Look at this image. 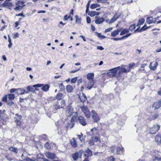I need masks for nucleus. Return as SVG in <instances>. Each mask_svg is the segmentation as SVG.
<instances>
[{"label": "nucleus", "instance_id": "14", "mask_svg": "<svg viewBox=\"0 0 161 161\" xmlns=\"http://www.w3.org/2000/svg\"><path fill=\"white\" fill-rule=\"evenodd\" d=\"M120 69V67L118 66V67L113 68L109 70L111 73H112L113 75L114 76L116 75L117 71L118 70H119Z\"/></svg>", "mask_w": 161, "mask_h": 161}, {"label": "nucleus", "instance_id": "16", "mask_svg": "<svg viewBox=\"0 0 161 161\" xmlns=\"http://www.w3.org/2000/svg\"><path fill=\"white\" fill-rule=\"evenodd\" d=\"M94 76V75L93 73H89L87 75V78L88 80V81H90V80H94L93 79Z\"/></svg>", "mask_w": 161, "mask_h": 161}, {"label": "nucleus", "instance_id": "40", "mask_svg": "<svg viewBox=\"0 0 161 161\" xmlns=\"http://www.w3.org/2000/svg\"><path fill=\"white\" fill-rule=\"evenodd\" d=\"M45 147L47 149H48L51 148V146L50 144L48 142H47L45 144Z\"/></svg>", "mask_w": 161, "mask_h": 161}, {"label": "nucleus", "instance_id": "18", "mask_svg": "<svg viewBox=\"0 0 161 161\" xmlns=\"http://www.w3.org/2000/svg\"><path fill=\"white\" fill-rule=\"evenodd\" d=\"M70 142L71 145L74 147H77V143L76 140L75 139L72 138L70 140Z\"/></svg>", "mask_w": 161, "mask_h": 161}, {"label": "nucleus", "instance_id": "41", "mask_svg": "<svg viewBox=\"0 0 161 161\" xmlns=\"http://www.w3.org/2000/svg\"><path fill=\"white\" fill-rule=\"evenodd\" d=\"M120 15H121L120 14H118V13H116L114 14L113 17L114 19H116V20L117 19H118L119 18V17L120 16Z\"/></svg>", "mask_w": 161, "mask_h": 161}, {"label": "nucleus", "instance_id": "34", "mask_svg": "<svg viewBox=\"0 0 161 161\" xmlns=\"http://www.w3.org/2000/svg\"><path fill=\"white\" fill-rule=\"evenodd\" d=\"M61 108H64L65 107V102L64 100H62L61 102Z\"/></svg>", "mask_w": 161, "mask_h": 161}, {"label": "nucleus", "instance_id": "1", "mask_svg": "<svg viewBox=\"0 0 161 161\" xmlns=\"http://www.w3.org/2000/svg\"><path fill=\"white\" fill-rule=\"evenodd\" d=\"M33 87H42L41 88L42 90L44 91L47 92L49 89L50 88V86L48 84H46L44 85L43 84H38L36 85H33Z\"/></svg>", "mask_w": 161, "mask_h": 161}, {"label": "nucleus", "instance_id": "5", "mask_svg": "<svg viewBox=\"0 0 161 161\" xmlns=\"http://www.w3.org/2000/svg\"><path fill=\"white\" fill-rule=\"evenodd\" d=\"M73 111L74 108L72 106V103H71L67 107L66 111L67 116L69 117L71 116L72 115V114H73Z\"/></svg>", "mask_w": 161, "mask_h": 161}, {"label": "nucleus", "instance_id": "3", "mask_svg": "<svg viewBox=\"0 0 161 161\" xmlns=\"http://www.w3.org/2000/svg\"><path fill=\"white\" fill-rule=\"evenodd\" d=\"M160 126L157 125H154L153 126L150 128L149 129V133L151 134H155L160 129Z\"/></svg>", "mask_w": 161, "mask_h": 161}, {"label": "nucleus", "instance_id": "36", "mask_svg": "<svg viewBox=\"0 0 161 161\" xmlns=\"http://www.w3.org/2000/svg\"><path fill=\"white\" fill-rule=\"evenodd\" d=\"M136 28V25L135 24H133L132 25H131L129 27V30H130V31H133V30H134Z\"/></svg>", "mask_w": 161, "mask_h": 161}, {"label": "nucleus", "instance_id": "61", "mask_svg": "<svg viewBox=\"0 0 161 161\" xmlns=\"http://www.w3.org/2000/svg\"><path fill=\"white\" fill-rule=\"evenodd\" d=\"M107 75L109 76V77H112L113 76H114V75H113L112 73H111V72H109V73H107Z\"/></svg>", "mask_w": 161, "mask_h": 161}, {"label": "nucleus", "instance_id": "27", "mask_svg": "<svg viewBox=\"0 0 161 161\" xmlns=\"http://www.w3.org/2000/svg\"><path fill=\"white\" fill-rule=\"evenodd\" d=\"M124 151V148L123 147H118L117 148H116V153L117 154H120V152L122 151L123 152Z\"/></svg>", "mask_w": 161, "mask_h": 161}, {"label": "nucleus", "instance_id": "19", "mask_svg": "<svg viewBox=\"0 0 161 161\" xmlns=\"http://www.w3.org/2000/svg\"><path fill=\"white\" fill-rule=\"evenodd\" d=\"M80 102L84 103L87 100V98L86 96L84 94L82 93V96H79Z\"/></svg>", "mask_w": 161, "mask_h": 161}, {"label": "nucleus", "instance_id": "46", "mask_svg": "<svg viewBox=\"0 0 161 161\" xmlns=\"http://www.w3.org/2000/svg\"><path fill=\"white\" fill-rule=\"evenodd\" d=\"M93 140L94 141L97 142L99 141L100 139L97 136H95L93 138Z\"/></svg>", "mask_w": 161, "mask_h": 161}, {"label": "nucleus", "instance_id": "8", "mask_svg": "<svg viewBox=\"0 0 161 161\" xmlns=\"http://www.w3.org/2000/svg\"><path fill=\"white\" fill-rule=\"evenodd\" d=\"M44 154L47 158L50 159H54L56 157L55 153H52L50 152H46Z\"/></svg>", "mask_w": 161, "mask_h": 161}, {"label": "nucleus", "instance_id": "63", "mask_svg": "<svg viewBox=\"0 0 161 161\" xmlns=\"http://www.w3.org/2000/svg\"><path fill=\"white\" fill-rule=\"evenodd\" d=\"M16 91H17V89L12 88L10 89V92L11 93H13L14 92Z\"/></svg>", "mask_w": 161, "mask_h": 161}, {"label": "nucleus", "instance_id": "11", "mask_svg": "<svg viewBox=\"0 0 161 161\" xmlns=\"http://www.w3.org/2000/svg\"><path fill=\"white\" fill-rule=\"evenodd\" d=\"M96 19L95 20V23L97 24H100L103 22L105 19L103 18H100V17H96Z\"/></svg>", "mask_w": 161, "mask_h": 161}, {"label": "nucleus", "instance_id": "43", "mask_svg": "<svg viewBox=\"0 0 161 161\" xmlns=\"http://www.w3.org/2000/svg\"><path fill=\"white\" fill-rule=\"evenodd\" d=\"M116 148V147L115 145L112 146L111 147H110V149L111 152L114 153V152Z\"/></svg>", "mask_w": 161, "mask_h": 161}, {"label": "nucleus", "instance_id": "4", "mask_svg": "<svg viewBox=\"0 0 161 161\" xmlns=\"http://www.w3.org/2000/svg\"><path fill=\"white\" fill-rule=\"evenodd\" d=\"M80 108L82 111L85 114L86 117L87 118H90L91 116L90 113L87 107L86 106H82Z\"/></svg>", "mask_w": 161, "mask_h": 161}, {"label": "nucleus", "instance_id": "21", "mask_svg": "<svg viewBox=\"0 0 161 161\" xmlns=\"http://www.w3.org/2000/svg\"><path fill=\"white\" fill-rule=\"evenodd\" d=\"M91 131L93 136L97 135L98 134V130L96 127L92 129Z\"/></svg>", "mask_w": 161, "mask_h": 161}, {"label": "nucleus", "instance_id": "20", "mask_svg": "<svg viewBox=\"0 0 161 161\" xmlns=\"http://www.w3.org/2000/svg\"><path fill=\"white\" fill-rule=\"evenodd\" d=\"M99 14V13L95 11H92L89 12L88 15L91 17H93L95 15H98Z\"/></svg>", "mask_w": 161, "mask_h": 161}, {"label": "nucleus", "instance_id": "60", "mask_svg": "<svg viewBox=\"0 0 161 161\" xmlns=\"http://www.w3.org/2000/svg\"><path fill=\"white\" fill-rule=\"evenodd\" d=\"M113 29V28L112 27H111V28H108L106 30H105V33H106V32H109V31H111Z\"/></svg>", "mask_w": 161, "mask_h": 161}, {"label": "nucleus", "instance_id": "39", "mask_svg": "<svg viewBox=\"0 0 161 161\" xmlns=\"http://www.w3.org/2000/svg\"><path fill=\"white\" fill-rule=\"evenodd\" d=\"M131 35V33H128L126 35H125L121 38V40L122 39H125L128 37H129Z\"/></svg>", "mask_w": 161, "mask_h": 161}, {"label": "nucleus", "instance_id": "6", "mask_svg": "<svg viewBox=\"0 0 161 161\" xmlns=\"http://www.w3.org/2000/svg\"><path fill=\"white\" fill-rule=\"evenodd\" d=\"M92 118L94 122L97 123L100 120V118L96 112L93 110L92 111Z\"/></svg>", "mask_w": 161, "mask_h": 161}, {"label": "nucleus", "instance_id": "44", "mask_svg": "<svg viewBox=\"0 0 161 161\" xmlns=\"http://www.w3.org/2000/svg\"><path fill=\"white\" fill-rule=\"evenodd\" d=\"M59 87L60 89L61 90V91L64 90V89H65V87L63 85V83H62L61 84H59Z\"/></svg>", "mask_w": 161, "mask_h": 161}, {"label": "nucleus", "instance_id": "29", "mask_svg": "<svg viewBox=\"0 0 161 161\" xmlns=\"http://www.w3.org/2000/svg\"><path fill=\"white\" fill-rule=\"evenodd\" d=\"M153 18L152 17H148L146 19V22L148 24H150L153 23Z\"/></svg>", "mask_w": 161, "mask_h": 161}, {"label": "nucleus", "instance_id": "22", "mask_svg": "<svg viewBox=\"0 0 161 161\" xmlns=\"http://www.w3.org/2000/svg\"><path fill=\"white\" fill-rule=\"evenodd\" d=\"M66 89L67 92L69 93L71 92L73 89V86L71 85H68L67 86Z\"/></svg>", "mask_w": 161, "mask_h": 161}, {"label": "nucleus", "instance_id": "48", "mask_svg": "<svg viewBox=\"0 0 161 161\" xmlns=\"http://www.w3.org/2000/svg\"><path fill=\"white\" fill-rule=\"evenodd\" d=\"M7 95H5L4 96L2 99V100L4 102H6L7 101Z\"/></svg>", "mask_w": 161, "mask_h": 161}, {"label": "nucleus", "instance_id": "55", "mask_svg": "<svg viewBox=\"0 0 161 161\" xmlns=\"http://www.w3.org/2000/svg\"><path fill=\"white\" fill-rule=\"evenodd\" d=\"M122 31L124 32V34L127 33L129 32V29H124Z\"/></svg>", "mask_w": 161, "mask_h": 161}, {"label": "nucleus", "instance_id": "64", "mask_svg": "<svg viewBox=\"0 0 161 161\" xmlns=\"http://www.w3.org/2000/svg\"><path fill=\"white\" fill-rule=\"evenodd\" d=\"M16 16H22L23 17H25V15L23 14L22 12L21 13L19 14H16Z\"/></svg>", "mask_w": 161, "mask_h": 161}, {"label": "nucleus", "instance_id": "58", "mask_svg": "<svg viewBox=\"0 0 161 161\" xmlns=\"http://www.w3.org/2000/svg\"><path fill=\"white\" fill-rule=\"evenodd\" d=\"M73 115V117H75V118L78 115V113L77 112H74L73 111V114H72V115Z\"/></svg>", "mask_w": 161, "mask_h": 161}, {"label": "nucleus", "instance_id": "38", "mask_svg": "<svg viewBox=\"0 0 161 161\" xmlns=\"http://www.w3.org/2000/svg\"><path fill=\"white\" fill-rule=\"evenodd\" d=\"M25 153L27 154V153L26 152H24V153L23 154H22V155L21 156V158L22 159L26 161V158H28V157H26L25 156Z\"/></svg>", "mask_w": 161, "mask_h": 161}, {"label": "nucleus", "instance_id": "26", "mask_svg": "<svg viewBox=\"0 0 161 161\" xmlns=\"http://www.w3.org/2000/svg\"><path fill=\"white\" fill-rule=\"evenodd\" d=\"M9 150L15 153H17L18 152V150L16 148L13 147L12 146L9 147Z\"/></svg>", "mask_w": 161, "mask_h": 161}, {"label": "nucleus", "instance_id": "30", "mask_svg": "<svg viewBox=\"0 0 161 161\" xmlns=\"http://www.w3.org/2000/svg\"><path fill=\"white\" fill-rule=\"evenodd\" d=\"M75 17L76 18V23L78 24H80L81 20V18H79L78 16L77 15H76L75 16Z\"/></svg>", "mask_w": 161, "mask_h": 161}, {"label": "nucleus", "instance_id": "47", "mask_svg": "<svg viewBox=\"0 0 161 161\" xmlns=\"http://www.w3.org/2000/svg\"><path fill=\"white\" fill-rule=\"evenodd\" d=\"M116 20V19H114V17H113L108 22V24H110L112 23H113Z\"/></svg>", "mask_w": 161, "mask_h": 161}, {"label": "nucleus", "instance_id": "62", "mask_svg": "<svg viewBox=\"0 0 161 161\" xmlns=\"http://www.w3.org/2000/svg\"><path fill=\"white\" fill-rule=\"evenodd\" d=\"M97 49L101 50H103L104 49V48L102 46H98L97 47Z\"/></svg>", "mask_w": 161, "mask_h": 161}, {"label": "nucleus", "instance_id": "28", "mask_svg": "<svg viewBox=\"0 0 161 161\" xmlns=\"http://www.w3.org/2000/svg\"><path fill=\"white\" fill-rule=\"evenodd\" d=\"M63 94L61 93H58L56 97V99H57L58 100H60L62 98V97L63 96Z\"/></svg>", "mask_w": 161, "mask_h": 161}, {"label": "nucleus", "instance_id": "12", "mask_svg": "<svg viewBox=\"0 0 161 161\" xmlns=\"http://www.w3.org/2000/svg\"><path fill=\"white\" fill-rule=\"evenodd\" d=\"M158 64V63L156 62H151L150 63L149 68L151 69L154 70L156 69Z\"/></svg>", "mask_w": 161, "mask_h": 161}, {"label": "nucleus", "instance_id": "53", "mask_svg": "<svg viewBox=\"0 0 161 161\" xmlns=\"http://www.w3.org/2000/svg\"><path fill=\"white\" fill-rule=\"evenodd\" d=\"M96 4H92L91 5L90 8L92 9H94L97 7Z\"/></svg>", "mask_w": 161, "mask_h": 161}, {"label": "nucleus", "instance_id": "17", "mask_svg": "<svg viewBox=\"0 0 161 161\" xmlns=\"http://www.w3.org/2000/svg\"><path fill=\"white\" fill-rule=\"evenodd\" d=\"M25 92V90L22 88L17 89V92L18 95L24 94Z\"/></svg>", "mask_w": 161, "mask_h": 161}, {"label": "nucleus", "instance_id": "15", "mask_svg": "<svg viewBox=\"0 0 161 161\" xmlns=\"http://www.w3.org/2000/svg\"><path fill=\"white\" fill-rule=\"evenodd\" d=\"M94 84V80H91L88 81V84L86 88L89 90H90L93 87Z\"/></svg>", "mask_w": 161, "mask_h": 161}, {"label": "nucleus", "instance_id": "23", "mask_svg": "<svg viewBox=\"0 0 161 161\" xmlns=\"http://www.w3.org/2000/svg\"><path fill=\"white\" fill-rule=\"evenodd\" d=\"M155 141L159 143H161V135L159 134L157 135L156 136L155 138Z\"/></svg>", "mask_w": 161, "mask_h": 161}, {"label": "nucleus", "instance_id": "13", "mask_svg": "<svg viewBox=\"0 0 161 161\" xmlns=\"http://www.w3.org/2000/svg\"><path fill=\"white\" fill-rule=\"evenodd\" d=\"M76 119V118H75V117H73L71 118V121L70 122V124L71 125V126H69V125H68V126H67V128H69L70 129L72 128L74 125L75 121Z\"/></svg>", "mask_w": 161, "mask_h": 161}, {"label": "nucleus", "instance_id": "25", "mask_svg": "<svg viewBox=\"0 0 161 161\" xmlns=\"http://www.w3.org/2000/svg\"><path fill=\"white\" fill-rule=\"evenodd\" d=\"M153 106L155 109H157L159 108L161 106V105L158 102L154 103Z\"/></svg>", "mask_w": 161, "mask_h": 161}, {"label": "nucleus", "instance_id": "42", "mask_svg": "<svg viewBox=\"0 0 161 161\" xmlns=\"http://www.w3.org/2000/svg\"><path fill=\"white\" fill-rule=\"evenodd\" d=\"M27 89L28 90H29V91H31V92H34L35 91V90H34L32 86H28L27 87Z\"/></svg>", "mask_w": 161, "mask_h": 161}, {"label": "nucleus", "instance_id": "57", "mask_svg": "<svg viewBox=\"0 0 161 161\" xmlns=\"http://www.w3.org/2000/svg\"><path fill=\"white\" fill-rule=\"evenodd\" d=\"M86 21L87 23L89 24L91 23V19L89 17H86Z\"/></svg>", "mask_w": 161, "mask_h": 161}, {"label": "nucleus", "instance_id": "45", "mask_svg": "<svg viewBox=\"0 0 161 161\" xmlns=\"http://www.w3.org/2000/svg\"><path fill=\"white\" fill-rule=\"evenodd\" d=\"M95 33L97 34V36L99 38H102L103 39H104L106 38V37L105 36L102 35L101 33H99L97 32H95Z\"/></svg>", "mask_w": 161, "mask_h": 161}, {"label": "nucleus", "instance_id": "56", "mask_svg": "<svg viewBox=\"0 0 161 161\" xmlns=\"http://www.w3.org/2000/svg\"><path fill=\"white\" fill-rule=\"evenodd\" d=\"M70 18V16H68L67 15H66L64 16V18L63 19L64 20H68Z\"/></svg>", "mask_w": 161, "mask_h": 161}, {"label": "nucleus", "instance_id": "33", "mask_svg": "<svg viewBox=\"0 0 161 161\" xmlns=\"http://www.w3.org/2000/svg\"><path fill=\"white\" fill-rule=\"evenodd\" d=\"M119 30L115 31L112 32L111 36H115L119 34Z\"/></svg>", "mask_w": 161, "mask_h": 161}, {"label": "nucleus", "instance_id": "10", "mask_svg": "<svg viewBox=\"0 0 161 161\" xmlns=\"http://www.w3.org/2000/svg\"><path fill=\"white\" fill-rule=\"evenodd\" d=\"M78 120L79 123L82 125L85 126L86 124L85 119L82 116H79L78 118Z\"/></svg>", "mask_w": 161, "mask_h": 161}, {"label": "nucleus", "instance_id": "9", "mask_svg": "<svg viewBox=\"0 0 161 161\" xmlns=\"http://www.w3.org/2000/svg\"><path fill=\"white\" fill-rule=\"evenodd\" d=\"M3 7H6L10 10H12L11 8L13 6V4L11 3H9L7 1H5L2 4Z\"/></svg>", "mask_w": 161, "mask_h": 161}, {"label": "nucleus", "instance_id": "52", "mask_svg": "<svg viewBox=\"0 0 161 161\" xmlns=\"http://www.w3.org/2000/svg\"><path fill=\"white\" fill-rule=\"evenodd\" d=\"M93 136H92V140H90L89 142V144L91 145H94V142L93 141Z\"/></svg>", "mask_w": 161, "mask_h": 161}, {"label": "nucleus", "instance_id": "50", "mask_svg": "<svg viewBox=\"0 0 161 161\" xmlns=\"http://www.w3.org/2000/svg\"><path fill=\"white\" fill-rule=\"evenodd\" d=\"M19 34L18 33H16L13 35V38L14 39L16 38L19 37Z\"/></svg>", "mask_w": 161, "mask_h": 161}, {"label": "nucleus", "instance_id": "24", "mask_svg": "<svg viewBox=\"0 0 161 161\" xmlns=\"http://www.w3.org/2000/svg\"><path fill=\"white\" fill-rule=\"evenodd\" d=\"M130 71V69L127 70L125 68H122L119 70V74L120 75L122 73H127Z\"/></svg>", "mask_w": 161, "mask_h": 161}, {"label": "nucleus", "instance_id": "7", "mask_svg": "<svg viewBox=\"0 0 161 161\" xmlns=\"http://www.w3.org/2000/svg\"><path fill=\"white\" fill-rule=\"evenodd\" d=\"M22 116L20 115H19L18 114H16L14 118V120L17 125L18 126L20 125L21 122L20 120L21 119Z\"/></svg>", "mask_w": 161, "mask_h": 161}, {"label": "nucleus", "instance_id": "54", "mask_svg": "<svg viewBox=\"0 0 161 161\" xmlns=\"http://www.w3.org/2000/svg\"><path fill=\"white\" fill-rule=\"evenodd\" d=\"M40 137L44 140H46L47 139V135L45 134H43Z\"/></svg>", "mask_w": 161, "mask_h": 161}, {"label": "nucleus", "instance_id": "51", "mask_svg": "<svg viewBox=\"0 0 161 161\" xmlns=\"http://www.w3.org/2000/svg\"><path fill=\"white\" fill-rule=\"evenodd\" d=\"M87 157L90 156L92 155V151L90 150H88L87 151Z\"/></svg>", "mask_w": 161, "mask_h": 161}, {"label": "nucleus", "instance_id": "31", "mask_svg": "<svg viewBox=\"0 0 161 161\" xmlns=\"http://www.w3.org/2000/svg\"><path fill=\"white\" fill-rule=\"evenodd\" d=\"M145 20V19H139L137 24V26H138L143 24Z\"/></svg>", "mask_w": 161, "mask_h": 161}, {"label": "nucleus", "instance_id": "59", "mask_svg": "<svg viewBox=\"0 0 161 161\" xmlns=\"http://www.w3.org/2000/svg\"><path fill=\"white\" fill-rule=\"evenodd\" d=\"M26 161H36V159H32L28 157L26 158Z\"/></svg>", "mask_w": 161, "mask_h": 161}, {"label": "nucleus", "instance_id": "37", "mask_svg": "<svg viewBox=\"0 0 161 161\" xmlns=\"http://www.w3.org/2000/svg\"><path fill=\"white\" fill-rule=\"evenodd\" d=\"M25 6V5H23V6H21L20 5H19L18 6H16V7H15L14 8V9L16 11H18V10H19L20 9H21L22 8V7L23 6Z\"/></svg>", "mask_w": 161, "mask_h": 161}, {"label": "nucleus", "instance_id": "2", "mask_svg": "<svg viewBox=\"0 0 161 161\" xmlns=\"http://www.w3.org/2000/svg\"><path fill=\"white\" fill-rule=\"evenodd\" d=\"M84 153V151L82 150H80L78 152H76L72 154V157L74 161H75L78 159L79 158H81V156L82 153Z\"/></svg>", "mask_w": 161, "mask_h": 161}, {"label": "nucleus", "instance_id": "49", "mask_svg": "<svg viewBox=\"0 0 161 161\" xmlns=\"http://www.w3.org/2000/svg\"><path fill=\"white\" fill-rule=\"evenodd\" d=\"M77 79V77H74L71 79V82L72 83H75Z\"/></svg>", "mask_w": 161, "mask_h": 161}, {"label": "nucleus", "instance_id": "32", "mask_svg": "<svg viewBox=\"0 0 161 161\" xmlns=\"http://www.w3.org/2000/svg\"><path fill=\"white\" fill-rule=\"evenodd\" d=\"M8 98L9 99L12 100L14 99L15 97H14V95L13 94H8Z\"/></svg>", "mask_w": 161, "mask_h": 161}, {"label": "nucleus", "instance_id": "35", "mask_svg": "<svg viewBox=\"0 0 161 161\" xmlns=\"http://www.w3.org/2000/svg\"><path fill=\"white\" fill-rule=\"evenodd\" d=\"M148 28V27L145 24L141 29H140V32H141L143 31H144Z\"/></svg>", "mask_w": 161, "mask_h": 161}]
</instances>
